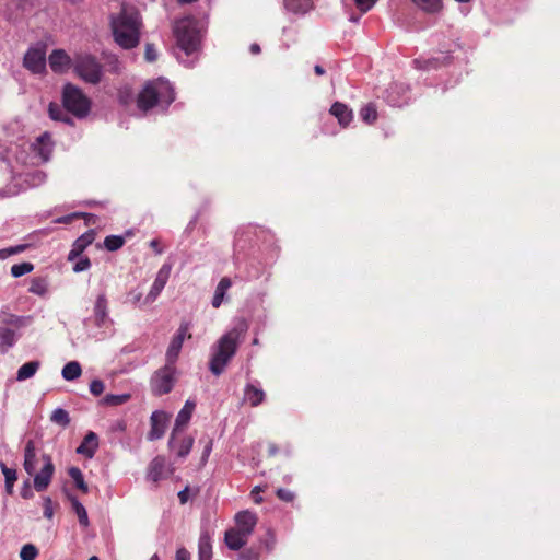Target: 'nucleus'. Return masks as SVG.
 <instances>
[{
  "mask_svg": "<svg viewBox=\"0 0 560 560\" xmlns=\"http://www.w3.org/2000/svg\"><path fill=\"white\" fill-rule=\"evenodd\" d=\"M247 329V322L245 319H240L233 328L226 331L217 341L209 362V369L214 375L219 376L224 372L226 365L235 355Z\"/></svg>",
  "mask_w": 560,
  "mask_h": 560,
  "instance_id": "f257e3e1",
  "label": "nucleus"
},
{
  "mask_svg": "<svg viewBox=\"0 0 560 560\" xmlns=\"http://www.w3.org/2000/svg\"><path fill=\"white\" fill-rule=\"evenodd\" d=\"M115 42L125 49L135 48L140 40V15L132 9L122 8L110 21Z\"/></svg>",
  "mask_w": 560,
  "mask_h": 560,
  "instance_id": "f03ea898",
  "label": "nucleus"
},
{
  "mask_svg": "<svg viewBox=\"0 0 560 560\" xmlns=\"http://www.w3.org/2000/svg\"><path fill=\"white\" fill-rule=\"evenodd\" d=\"M174 100V90L170 82L159 78L144 83L136 102L138 109L145 114L160 104L168 106Z\"/></svg>",
  "mask_w": 560,
  "mask_h": 560,
  "instance_id": "7ed1b4c3",
  "label": "nucleus"
},
{
  "mask_svg": "<svg viewBox=\"0 0 560 560\" xmlns=\"http://www.w3.org/2000/svg\"><path fill=\"white\" fill-rule=\"evenodd\" d=\"M176 45L187 56L199 51L202 39V25L194 16H185L177 20L173 26Z\"/></svg>",
  "mask_w": 560,
  "mask_h": 560,
  "instance_id": "20e7f679",
  "label": "nucleus"
},
{
  "mask_svg": "<svg viewBox=\"0 0 560 560\" xmlns=\"http://www.w3.org/2000/svg\"><path fill=\"white\" fill-rule=\"evenodd\" d=\"M72 67L74 73L86 83L95 85L102 80L103 66L97 61L96 57L91 54H75Z\"/></svg>",
  "mask_w": 560,
  "mask_h": 560,
  "instance_id": "39448f33",
  "label": "nucleus"
},
{
  "mask_svg": "<svg viewBox=\"0 0 560 560\" xmlns=\"http://www.w3.org/2000/svg\"><path fill=\"white\" fill-rule=\"evenodd\" d=\"M62 105L78 118L85 117L91 109L89 97L75 85L67 83L62 91Z\"/></svg>",
  "mask_w": 560,
  "mask_h": 560,
  "instance_id": "423d86ee",
  "label": "nucleus"
},
{
  "mask_svg": "<svg viewBox=\"0 0 560 560\" xmlns=\"http://www.w3.org/2000/svg\"><path fill=\"white\" fill-rule=\"evenodd\" d=\"M175 365L165 363V365L159 369L151 378V390L156 396L168 394L175 383Z\"/></svg>",
  "mask_w": 560,
  "mask_h": 560,
  "instance_id": "0eeeda50",
  "label": "nucleus"
},
{
  "mask_svg": "<svg viewBox=\"0 0 560 560\" xmlns=\"http://www.w3.org/2000/svg\"><path fill=\"white\" fill-rule=\"evenodd\" d=\"M23 66L34 74L44 73L46 70L45 46L31 47L23 58Z\"/></svg>",
  "mask_w": 560,
  "mask_h": 560,
  "instance_id": "6e6552de",
  "label": "nucleus"
},
{
  "mask_svg": "<svg viewBox=\"0 0 560 560\" xmlns=\"http://www.w3.org/2000/svg\"><path fill=\"white\" fill-rule=\"evenodd\" d=\"M42 459L44 466L40 471L34 476V488L37 492H42L48 488L55 471L50 455L43 454Z\"/></svg>",
  "mask_w": 560,
  "mask_h": 560,
  "instance_id": "1a4fd4ad",
  "label": "nucleus"
},
{
  "mask_svg": "<svg viewBox=\"0 0 560 560\" xmlns=\"http://www.w3.org/2000/svg\"><path fill=\"white\" fill-rule=\"evenodd\" d=\"M195 407H196V404L194 401L187 400L185 402L184 407L178 412L176 420H175L174 429L172 431V434H171V438L168 441L170 447H175V445H176L175 444V435H177V433L179 431H182L188 424V422L190 421V418L192 416V412L195 410Z\"/></svg>",
  "mask_w": 560,
  "mask_h": 560,
  "instance_id": "9d476101",
  "label": "nucleus"
},
{
  "mask_svg": "<svg viewBox=\"0 0 560 560\" xmlns=\"http://www.w3.org/2000/svg\"><path fill=\"white\" fill-rule=\"evenodd\" d=\"M173 470L167 466L163 456H156L148 467L147 478L154 483L168 478Z\"/></svg>",
  "mask_w": 560,
  "mask_h": 560,
  "instance_id": "9b49d317",
  "label": "nucleus"
},
{
  "mask_svg": "<svg viewBox=\"0 0 560 560\" xmlns=\"http://www.w3.org/2000/svg\"><path fill=\"white\" fill-rule=\"evenodd\" d=\"M170 273H171V266L163 265L161 267V269L159 270L156 278H155L148 295L144 299V304H151L156 300V298L160 295V293L164 289L165 284L167 283Z\"/></svg>",
  "mask_w": 560,
  "mask_h": 560,
  "instance_id": "f8f14e48",
  "label": "nucleus"
},
{
  "mask_svg": "<svg viewBox=\"0 0 560 560\" xmlns=\"http://www.w3.org/2000/svg\"><path fill=\"white\" fill-rule=\"evenodd\" d=\"M54 145L55 142L52 141L51 133L45 131L36 138L35 142L32 144V149L43 162H48L51 156Z\"/></svg>",
  "mask_w": 560,
  "mask_h": 560,
  "instance_id": "ddd939ff",
  "label": "nucleus"
},
{
  "mask_svg": "<svg viewBox=\"0 0 560 560\" xmlns=\"http://www.w3.org/2000/svg\"><path fill=\"white\" fill-rule=\"evenodd\" d=\"M167 421L168 416L166 412L154 411L150 418L151 429L148 433V440L155 441L161 439L165 433Z\"/></svg>",
  "mask_w": 560,
  "mask_h": 560,
  "instance_id": "4468645a",
  "label": "nucleus"
},
{
  "mask_svg": "<svg viewBox=\"0 0 560 560\" xmlns=\"http://www.w3.org/2000/svg\"><path fill=\"white\" fill-rule=\"evenodd\" d=\"M48 61L51 70L56 73H63L73 65V60L63 49H54Z\"/></svg>",
  "mask_w": 560,
  "mask_h": 560,
  "instance_id": "2eb2a0df",
  "label": "nucleus"
},
{
  "mask_svg": "<svg viewBox=\"0 0 560 560\" xmlns=\"http://www.w3.org/2000/svg\"><path fill=\"white\" fill-rule=\"evenodd\" d=\"M257 515L254 512L248 510L241 511L235 515L236 527L234 528L246 534L247 536H250L257 524Z\"/></svg>",
  "mask_w": 560,
  "mask_h": 560,
  "instance_id": "dca6fc26",
  "label": "nucleus"
},
{
  "mask_svg": "<svg viewBox=\"0 0 560 560\" xmlns=\"http://www.w3.org/2000/svg\"><path fill=\"white\" fill-rule=\"evenodd\" d=\"M94 324L97 327H103L108 318V301L105 293H101L97 295L94 308H93Z\"/></svg>",
  "mask_w": 560,
  "mask_h": 560,
  "instance_id": "f3484780",
  "label": "nucleus"
},
{
  "mask_svg": "<svg viewBox=\"0 0 560 560\" xmlns=\"http://www.w3.org/2000/svg\"><path fill=\"white\" fill-rule=\"evenodd\" d=\"M95 235L96 232L94 230H89L80 237H78L68 254V259L74 260L77 257H79L85 250V248L93 243Z\"/></svg>",
  "mask_w": 560,
  "mask_h": 560,
  "instance_id": "a211bd4d",
  "label": "nucleus"
},
{
  "mask_svg": "<svg viewBox=\"0 0 560 560\" xmlns=\"http://www.w3.org/2000/svg\"><path fill=\"white\" fill-rule=\"evenodd\" d=\"M248 537L235 528H230L225 532L224 541L231 550H241L247 544Z\"/></svg>",
  "mask_w": 560,
  "mask_h": 560,
  "instance_id": "6ab92c4d",
  "label": "nucleus"
},
{
  "mask_svg": "<svg viewBox=\"0 0 560 560\" xmlns=\"http://www.w3.org/2000/svg\"><path fill=\"white\" fill-rule=\"evenodd\" d=\"M330 114L338 119L341 127H348L353 118L352 110L343 103L335 102L330 107Z\"/></svg>",
  "mask_w": 560,
  "mask_h": 560,
  "instance_id": "aec40b11",
  "label": "nucleus"
},
{
  "mask_svg": "<svg viewBox=\"0 0 560 560\" xmlns=\"http://www.w3.org/2000/svg\"><path fill=\"white\" fill-rule=\"evenodd\" d=\"M98 447V438L96 433L90 431L83 439L82 443L77 448V453L92 458Z\"/></svg>",
  "mask_w": 560,
  "mask_h": 560,
  "instance_id": "412c9836",
  "label": "nucleus"
},
{
  "mask_svg": "<svg viewBox=\"0 0 560 560\" xmlns=\"http://www.w3.org/2000/svg\"><path fill=\"white\" fill-rule=\"evenodd\" d=\"M36 448L34 441L30 440L26 442L24 448V469L28 475H34L36 469Z\"/></svg>",
  "mask_w": 560,
  "mask_h": 560,
  "instance_id": "4be33fe9",
  "label": "nucleus"
},
{
  "mask_svg": "<svg viewBox=\"0 0 560 560\" xmlns=\"http://www.w3.org/2000/svg\"><path fill=\"white\" fill-rule=\"evenodd\" d=\"M265 392L253 384H247L244 389V399L252 407L259 406L265 400Z\"/></svg>",
  "mask_w": 560,
  "mask_h": 560,
  "instance_id": "5701e85b",
  "label": "nucleus"
},
{
  "mask_svg": "<svg viewBox=\"0 0 560 560\" xmlns=\"http://www.w3.org/2000/svg\"><path fill=\"white\" fill-rule=\"evenodd\" d=\"M232 281L228 277H223L220 282L217 285L213 299H212V306L218 308L221 306L226 291L231 288Z\"/></svg>",
  "mask_w": 560,
  "mask_h": 560,
  "instance_id": "b1692460",
  "label": "nucleus"
},
{
  "mask_svg": "<svg viewBox=\"0 0 560 560\" xmlns=\"http://www.w3.org/2000/svg\"><path fill=\"white\" fill-rule=\"evenodd\" d=\"M65 109V107H61L56 103H50L48 106L49 117L56 121H62L68 125H73V119L68 115V112Z\"/></svg>",
  "mask_w": 560,
  "mask_h": 560,
  "instance_id": "393cba45",
  "label": "nucleus"
},
{
  "mask_svg": "<svg viewBox=\"0 0 560 560\" xmlns=\"http://www.w3.org/2000/svg\"><path fill=\"white\" fill-rule=\"evenodd\" d=\"M16 334L8 327H0V349L7 352L9 348L13 347L16 342Z\"/></svg>",
  "mask_w": 560,
  "mask_h": 560,
  "instance_id": "a878e982",
  "label": "nucleus"
},
{
  "mask_svg": "<svg viewBox=\"0 0 560 560\" xmlns=\"http://www.w3.org/2000/svg\"><path fill=\"white\" fill-rule=\"evenodd\" d=\"M40 366L39 361H30L24 363L16 373V380L22 382L27 378H31L35 375V373L38 371Z\"/></svg>",
  "mask_w": 560,
  "mask_h": 560,
  "instance_id": "bb28decb",
  "label": "nucleus"
},
{
  "mask_svg": "<svg viewBox=\"0 0 560 560\" xmlns=\"http://www.w3.org/2000/svg\"><path fill=\"white\" fill-rule=\"evenodd\" d=\"M175 447H171L172 450L176 451V455L179 458H185L191 451L194 445V438L191 436H185L182 440H177L175 436Z\"/></svg>",
  "mask_w": 560,
  "mask_h": 560,
  "instance_id": "cd10ccee",
  "label": "nucleus"
},
{
  "mask_svg": "<svg viewBox=\"0 0 560 560\" xmlns=\"http://www.w3.org/2000/svg\"><path fill=\"white\" fill-rule=\"evenodd\" d=\"M82 374L81 365L78 361L68 362L61 371V375L66 381H74Z\"/></svg>",
  "mask_w": 560,
  "mask_h": 560,
  "instance_id": "c85d7f7f",
  "label": "nucleus"
},
{
  "mask_svg": "<svg viewBox=\"0 0 560 560\" xmlns=\"http://www.w3.org/2000/svg\"><path fill=\"white\" fill-rule=\"evenodd\" d=\"M183 347V341L179 340V338H172L170 346L167 348L165 360L166 363L174 364L177 361L180 350Z\"/></svg>",
  "mask_w": 560,
  "mask_h": 560,
  "instance_id": "c756f323",
  "label": "nucleus"
},
{
  "mask_svg": "<svg viewBox=\"0 0 560 560\" xmlns=\"http://www.w3.org/2000/svg\"><path fill=\"white\" fill-rule=\"evenodd\" d=\"M72 509L75 512L79 523L82 527L86 528L90 525L88 512L83 504L74 497L70 498Z\"/></svg>",
  "mask_w": 560,
  "mask_h": 560,
  "instance_id": "7c9ffc66",
  "label": "nucleus"
},
{
  "mask_svg": "<svg viewBox=\"0 0 560 560\" xmlns=\"http://www.w3.org/2000/svg\"><path fill=\"white\" fill-rule=\"evenodd\" d=\"M0 468L5 479V491L8 494H12L14 482L18 479L16 470L9 468L3 462H0Z\"/></svg>",
  "mask_w": 560,
  "mask_h": 560,
  "instance_id": "2f4dec72",
  "label": "nucleus"
},
{
  "mask_svg": "<svg viewBox=\"0 0 560 560\" xmlns=\"http://www.w3.org/2000/svg\"><path fill=\"white\" fill-rule=\"evenodd\" d=\"M287 10L293 13H305L312 7L311 0H283Z\"/></svg>",
  "mask_w": 560,
  "mask_h": 560,
  "instance_id": "473e14b6",
  "label": "nucleus"
},
{
  "mask_svg": "<svg viewBox=\"0 0 560 560\" xmlns=\"http://www.w3.org/2000/svg\"><path fill=\"white\" fill-rule=\"evenodd\" d=\"M198 549L199 560H211L212 546L208 535H201Z\"/></svg>",
  "mask_w": 560,
  "mask_h": 560,
  "instance_id": "72a5a7b5",
  "label": "nucleus"
},
{
  "mask_svg": "<svg viewBox=\"0 0 560 560\" xmlns=\"http://www.w3.org/2000/svg\"><path fill=\"white\" fill-rule=\"evenodd\" d=\"M0 319H1V322L3 324L9 325V326H13L15 328H21L26 323V318L25 317L19 316V315H15V314H11V313L4 312V311H2L0 313Z\"/></svg>",
  "mask_w": 560,
  "mask_h": 560,
  "instance_id": "f704fd0d",
  "label": "nucleus"
},
{
  "mask_svg": "<svg viewBox=\"0 0 560 560\" xmlns=\"http://www.w3.org/2000/svg\"><path fill=\"white\" fill-rule=\"evenodd\" d=\"M416 5L427 13H436L441 11L442 0H411Z\"/></svg>",
  "mask_w": 560,
  "mask_h": 560,
  "instance_id": "c9c22d12",
  "label": "nucleus"
},
{
  "mask_svg": "<svg viewBox=\"0 0 560 560\" xmlns=\"http://www.w3.org/2000/svg\"><path fill=\"white\" fill-rule=\"evenodd\" d=\"M131 398L130 394H121V395H114V394H107L102 398L100 404L105 406H120L129 401Z\"/></svg>",
  "mask_w": 560,
  "mask_h": 560,
  "instance_id": "e433bc0d",
  "label": "nucleus"
},
{
  "mask_svg": "<svg viewBox=\"0 0 560 560\" xmlns=\"http://www.w3.org/2000/svg\"><path fill=\"white\" fill-rule=\"evenodd\" d=\"M360 117L364 122H366L369 125L374 124L377 119L376 106L373 103H369V104L364 105L360 109Z\"/></svg>",
  "mask_w": 560,
  "mask_h": 560,
  "instance_id": "4c0bfd02",
  "label": "nucleus"
},
{
  "mask_svg": "<svg viewBox=\"0 0 560 560\" xmlns=\"http://www.w3.org/2000/svg\"><path fill=\"white\" fill-rule=\"evenodd\" d=\"M50 421L62 428H67L70 424L71 419L67 410L62 408H57L52 411L50 416Z\"/></svg>",
  "mask_w": 560,
  "mask_h": 560,
  "instance_id": "58836bf2",
  "label": "nucleus"
},
{
  "mask_svg": "<svg viewBox=\"0 0 560 560\" xmlns=\"http://www.w3.org/2000/svg\"><path fill=\"white\" fill-rule=\"evenodd\" d=\"M69 476L72 478L75 487L81 490L83 493H86L89 491L88 485L84 481V477L80 468L78 467H71L68 470Z\"/></svg>",
  "mask_w": 560,
  "mask_h": 560,
  "instance_id": "ea45409f",
  "label": "nucleus"
},
{
  "mask_svg": "<svg viewBox=\"0 0 560 560\" xmlns=\"http://www.w3.org/2000/svg\"><path fill=\"white\" fill-rule=\"evenodd\" d=\"M48 285L44 278L36 277L31 280L28 291L33 294L43 296L47 293Z\"/></svg>",
  "mask_w": 560,
  "mask_h": 560,
  "instance_id": "a19ab883",
  "label": "nucleus"
},
{
  "mask_svg": "<svg viewBox=\"0 0 560 560\" xmlns=\"http://www.w3.org/2000/svg\"><path fill=\"white\" fill-rule=\"evenodd\" d=\"M125 244V238L119 235H109L104 240V246L109 252H115L121 248Z\"/></svg>",
  "mask_w": 560,
  "mask_h": 560,
  "instance_id": "79ce46f5",
  "label": "nucleus"
},
{
  "mask_svg": "<svg viewBox=\"0 0 560 560\" xmlns=\"http://www.w3.org/2000/svg\"><path fill=\"white\" fill-rule=\"evenodd\" d=\"M34 270V265L32 262H21L15 264L11 267V275L14 278H20L26 273H30Z\"/></svg>",
  "mask_w": 560,
  "mask_h": 560,
  "instance_id": "37998d69",
  "label": "nucleus"
},
{
  "mask_svg": "<svg viewBox=\"0 0 560 560\" xmlns=\"http://www.w3.org/2000/svg\"><path fill=\"white\" fill-rule=\"evenodd\" d=\"M190 322L183 320L176 331V334L173 336L174 338H179L180 341L184 342L185 339H190L192 335L189 332L190 329Z\"/></svg>",
  "mask_w": 560,
  "mask_h": 560,
  "instance_id": "c03bdc74",
  "label": "nucleus"
},
{
  "mask_svg": "<svg viewBox=\"0 0 560 560\" xmlns=\"http://www.w3.org/2000/svg\"><path fill=\"white\" fill-rule=\"evenodd\" d=\"M27 248V245H16L0 249V260H4L12 255L23 253Z\"/></svg>",
  "mask_w": 560,
  "mask_h": 560,
  "instance_id": "a18cd8bd",
  "label": "nucleus"
},
{
  "mask_svg": "<svg viewBox=\"0 0 560 560\" xmlns=\"http://www.w3.org/2000/svg\"><path fill=\"white\" fill-rule=\"evenodd\" d=\"M237 560H260V552L257 548L250 547L240 552Z\"/></svg>",
  "mask_w": 560,
  "mask_h": 560,
  "instance_id": "49530a36",
  "label": "nucleus"
},
{
  "mask_svg": "<svg viewBox=\"0 0 560 560\" xmlns=\"http://www.w3.org/2000/svg\"><path fill=\"white\" fill-rule=\"evenodd\" d=\"M38 555V551L33 545H25L22 547L20 557L22 560H34Z\"/></svg>",
  "mask_w": 560,
  "mask_h": 560,
  "instance_id": "de8ad7c7",
  "label": "nucleus"
},
{
  "mask_svg": "<svg viewBox=\"0 0 560 560\" xmlns=\"http://www.w3.org/2000/svg\"><path fill=\"white\" fill-rule=\"evenodd\" d=\"M276 494L279 500H281L283 502H288V503L293 502L295 499V493L293 491H291L289 489H284V488H279L276 491Z\"/></svg>",
  "mask_w": 560,
  "mask_h": 560,
  "instance_id": "09e8293b",
  "label": "nucleus"
},
{
  "mask_svg": "<svg viewBox=\"0 0 560 560\" xmlns=\"http://www.w3.org/2000/svg\"><path fill=\"white\" fill-rule=\"evenodd\" d=\"M105 389V385L103 383V381L101 380H93L90 384V392L94 395V396H100L103 394Z\"/></svg>",
  "mask_w": 560,
  "mask_h": 560,
  "instance_id": "8fccbe9b",
  "label": "nucleus"
},
{
  "mask_svg": "<svg viewBox=\"0 0 560 560\" xmlns=\"http://www.w3.org/2000/svg\"><path fill=\"white\" fill-rule=\"evenodd\" d=\"M144 58L149 62H153L158 59V51L153 44L145 45Z\"/></svg>",
  "mask_w": 560,
  "mask_h": 560,
  "instance_id": "3c124183",
  "label": "nucleus"
},
{
  "mask_svg": "<svg viewBox=\"0 0 560 560\" xmlns=\"http://www.w3.org/2000/svg\"><path fill=\"white\" fill-rule=\"evenodd\" d=\"M377 0H354L355 5L362 13H366L373 8Z\"/></svg>",
  "mask_w": 560,
  "mask_h": 560,
  "instance_id": "603ef678",
  "label": "nucleus"
},
{
  "mask_svg": "<svg viewBox=\"0 0 560 560\" xmlns=\"http://www.w3.org/2000/svg\"><path fill=\"white\" fill-rule=\"evenodd\" d=\"M91 266V261L88 257L81 258L79 261H77L73 266L74 272H81L84 270H88Z\"/></svg>",
  "mask_w": 560,
  "mask_h": 560,
  "instance_id": "864d4df0",
  "label": "nucleus"
},
{
  "mask_svg": "<svg viewBox=\"0 0 560 560\" xmlns=\"http://www.w3.org/2000/svg\"><path fill=\"white\" fill-rule=\"evenodd\" d=\"M44 516L47 518H52L54 516V508H52V501L49 497L44 498Z\"/></svg>",
  "mask_w": 560,
  "mask_h": 560,
  "instance_id": "5fc2aeb1",
  "label": "nucleus"
},
{
  "mask_svg": "<svg viewBox=\"0 0 560 560\" xmlns=\"http://www.w3.org/2000/svg\"><path fill=\"white\" fill-rule=\"evenodd\" d=\"M118 98L121 104L127 105L132 98L130 89L120 90Z\"/></svg>",
  "mask_w": 560,
  "mask_h": 560,
  "instance_id": "6e6d98bb",
  "label": "nucleus"
},
{
  "mask_svg": "<svg viewBox=\"0 0 560 560\" xmlns=\"http://www.w3.org/2000/svg\"><path fill=\"white\" fill-rule=\"evenodd\" d=\"M175 560H190L189 551L184 547L178 548L176 551Z\"/></svg>",
  "mask_w": 560,
  "mask_h": 560,
  "instance_id": "4d7b16f0",
  "label": "nucleus"
},
{
  "mask_svg": "<svg viewBox=\"0 0 560 560\" xmlns=\"http://www.w3.org/2000/svg\"><path fill=\"white\" fill-rule=\"evenodd\" d=\"M189 498V489L186 487L182 491L178 492V499L182 504H185Z\"/></svg>",
  "mask_w": 560,
  "mask_h": 560,
  "instance_id": "13d9d810",
  "label": "nucleus"
},
{
  "mask_svg": "<svg viewBox=\"0 0 560 560\" xmlns=\"http://www.w3.org/2000/svg\"><path fill=\"white\" fill-rule=\"evenodd\" d=\"M261 491V488L260 487H255L253 490H252V495H253V500L256 504H259L262 502V498L260 495H258V493Z\"/></svg>",
  "mask_w": 560,
  "mask_h": 560,
  "instance_id": "bf43d9fd",
  "label": "nucleus"
},
{
  "mask_svg": "<svg viewBox=\"0 0 560 560\" xmlns=\"http://www.w3.org/2000/svg\"><path fill=\"white\" fill-rule=\"evenodd\" d=\"M129 295L131 296V303L133 305H137L142 299V293L138 291H131Z\"/></svg>",
  "mask_w": 560,
  "mask_h": 560,
  "instance_id": "052dcab7",
  "label": "nucleus"
},
{
  "mask_svg": "<svg viewBox=\"0 0 560 560\" xmlns=\"http://www.w3.org/2000/svg\"><path fill=\"white\" fill-rule=\"evenodd\" d=\"M279 452L278 446L275 443L268 444V455L269 456H276Z\"/></svg>",
  "mask_w": 560,
  "mask_h": 560,
  "instance_id": "680f3d73",
  "label": "nucleus"
},
{
  "mask_svg": "<svg viewBox=\"0 0 560 560\" xmlns=\"http://www.w3.org/2000/svg\"><path fill=\"white\" fill-rule=\"evenodd\" d=\"M86 221V224H95L96 217L94 214H83Z\"/></svg>",
  "mask_w": 560,
  "mask_h": 560,
  "instance_id": "e2e57ef3",
  "label": "nucleus"
},
{
  "mask_svg": "<svg viewBox=\"0 0 560 560\" xmlns=\"http://www.w3.org/2000/svg\"><path fill=\"white\" fill-rule=\"evenodd\" d=\"M252 54L257 55L260 52V46L256 43L252 44L249 47Z\"/></svg>",
  "mask_w": 560,
  "mask_h": 560,
  "instance_id": "0e129e2a",
  "label": "nucleus"
},
{
  "mask_svg": "<svg viewBox=\"0 0 560 560\" xmlns=\"http://www.w3.org/2000/svg\"><path fill=\"white\" fill-rule=\"evenodd\" d=\"M150 246L158 253L160 254L161 253V249L159 248V241L158 240H152L150 242Z\"/></svg>",
  "mask_w": 560,
  "mask_h": 560,
  "instance_id": "69168bd1",
  "label": "nucleus"
},
{
  "mask_svg": "<svg viewBox=\"0 0 560 560\" xmlns=\"http://www.w3.org/2000/svg\"><path fill=\"white\" fill-rule=\"evenodd\" d=\"M314 72L317 74V75H324L325 74V69L319 66V65H316L314 67Z\"/></svg>",
  "mask_w": 560,
  "mask_h": 560,
  "instance_id": "338daca9",
  "label": "nucleus"
},
{
  "mask_svg": "<svg viewBox=\"0 0 560 560\" xmlns=\"http://www.w3.org/2000/svg\"><path fill=\"white\" fill-rule=\"evenodd\" d=\"M31 495H32V492L30 490H24L22 492V497L25 498V499L30 498Z\"/></svg>",
  "mask_w": 560,
  "mask_h": 560,
  "instance_id": "774afa93",
  "label": "nucleus"
}]
</instances>
